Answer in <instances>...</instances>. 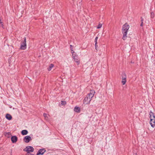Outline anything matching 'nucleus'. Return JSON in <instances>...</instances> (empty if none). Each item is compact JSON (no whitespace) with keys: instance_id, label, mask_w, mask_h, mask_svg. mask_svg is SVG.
I'll use <instances>...</instances> for the list:
<instances>
[{"instance_id":"f257e3e1","label":"nucleus","mask_w":155,"mask_h":155,"mask_svg":"<svg viewBox=\"0 0 155 155\" xmlns=\"http://www.w3.org/2000/svg\"><path fill=\"white\" fill-rule=\"evenodd\" d=\"M129 28V26L127 23L125 24L123 26L122 33L123 34L122 39L125 40L127 38V32Z\"/></svg>"},{"instance_id":"f03ea898","label":"nucleus","mask_w":155,"mask_h":155,"mask_svg":"<svg viewBox=\"0 0 155 155\" xmlns=\"http://www.w3.org/2000/svg\"><path fill=\"white\" fill-rule=\"evenodd\" d=\"M27 48V45L26 44V38H24V40L22 41L21 42L20 49L22 50H25Z\"/></svg>"},{"instance_id":"7ed1b4c3","label":"nucleus","mask_w":155,"mask_h":155,"mask_svg":"<svg viewBox=\"0 0 155 155\" xmlns=\"http://www.w3.org/2000/svg\"><path fill=\"white\" fill-rule=\"evenodd\" d=\"M122 81L121 83L123 85L125 84L126 82V75L124 72H123L121 75Z\"/></svg>"},{"instance_id":"20e7f679","label":"nucleus","mask_w":155,"mask_h":155,"mask_svg":"<svg viewBox=\"0 0 155 155\" xmlns=\"http://www.w3.org/2000/svg\"><path fill=\"white\" fill-rule=\"evenodd\" d=\"M34 148L31 146H28L26 148L24 149V150L27 152V153H31L30 152H32L34 151Z\"/></svg>"},{"instance_id":"39448f33","label":"nucleus","mask_w":155,"mask_h":155,"mask_svg":"<svg viewBox=\"0 0 155 155\" xmlns=\"http://www.w3.org/2000/svg\"><path fill=\"white\" fill-rule=\"evenodd\" d=\"M95 93L94 90H91L90 93L87 95V97H89V99H90V100H91V99L93 97Z\"/></svg>"},{"instance_id":"423d86ee","label":"nucleus","mask_w":155,"mask_h":155,"mask_svg":"<svg viewBox=\"0 0 155 155\" xmlns=\"http://www.w3.org/2000/svg\"><path fill=\"white\" fill-rule=\"evenodd\" d=\"M91 100L90 99H89V97L87 95L83 100V103L85 104H89Z\"/></svg>"},{"instance_id":"0eeeda50","label":"nucleus","mask_w":155,"mask_h":155,"mask_svg":"<svg viewBox=\"0 0 155 155\" xmlns=\"http://www.w3.org/2000/svg\"><path fill=\"white\" fill-rule=\"evenodd\" d=\"M31 140V138L29 136H27L25 137L23 139L25 143H28Z\"/></svg>"},{"instance_id":"6e6552de","label":"nucleus","mask_w":155,"mask_h":155,"mask_svg":"<svg viewBox=\"0 0 155 155\" xmlns=\"http://www.w3.org/2000/svg\"><path fill=\"white\" fill-rule=\"evenodd\" d=\"M46 150L45 149H40L38 152L37 155H42L45 152Z\"/></svg>"},{"instance_id":"1a4fd4ad","label":"nucleus","mask_w":155,"mask_h":155,"mask_svg":"<svg viewBox=\"0 0 155 155\" xmlns=\"http://www.w3.org/2000/svg\"><path fill=\"white\" fill-rule=\"evenodd\" d=\"M155 118L150 119V124L153 127H154L155 126Z\"/></svg>"},{"instance_id":"9d476101","label":"nucleus","mask_w":155,"mask_h":155,"mask_svg":"<svg viewBox=\"0 0 155 155\" xmlns=\"http://www.w3.org/2000/svg\"><path fill=\"white\" fill-rule=\"evenodd\" d=\"M18 138L16 136H12L11 140L13 143H15L17 141Z\"/></svg>"},{"instance_id":"9b49d317","label":"nucleus","mask_w":155,"mask_h":155,"mask_svg":"<svg viewBox=\"0 0 155 155\" xmlns=\"http://www.w3.org/2000/svg\"><path fill=\"white\" fill-rule=\"evenodd\" d=\"M149 115H150V119L155 118V116L154 114L151 111H150Z\"/></svg>"},{"instance_id":"f8f14e48","label":"nucleus","mask_w":155,"mask_h":155,"mask_svg":"<svg viewBox=\"0 0 155 155\" xmlns=\"http://www.w3.org/2000/svg\"><path fill=\"white\" fill-rule=\"evenodd\" d=\"M5 117L7 119L9 120H10L12 119V116L10 114H6Z\"/></svg>"},{"instance_id":"ddd939ff","label":"nucleus","mask_w":155,"mask_h":155,"mask_svg":"<svg viewBox=\"0 0 155 155\" xmlns=\"http://www.w3.org/2000/svg\"><path fill=\"white\" fill-rule=\"evenodd\" d=\"M28 133V131L26 130H23L21 132V134L23 135L27 134Z\"/></svg>"},{"instance_id":"4468645a","label":"nucleus","mask_w":155,"mask_h":155,"mask_svg":"<svg viewBox=\"0 0 155 155\" xmlns=\"http://www.w3.org/2000/svg\"><path fill=\"white\" fill-rule=\"evenodd\" d=\"M74 111L77 112L79 113L80 112V108L79 107H75L74 108Z\"/></svg>"},{"instance_id":"2eb2a0df","label":"nucleus","mask_w":155,"mask_h":155,"mask_svg":"<svg viewBox=\"0 0 155 155\" xmlns=\"http://www.w3.org/2000/svg\"><path fill=\"white\" fill-rule=\"evenodd\" d=\"M73 58L74 59V61L76 63H77V64L78 65H79L80 63V61L78 60V58L75 57V58Z\"/></svg>"},{"instance_id":"dca6fc26","label":"nucleus","mask_w":155,"mask_h":155,"mask_svg":"<svg viewBox=\"0 0 155 155\" xmlns=\"http://www.w3.org/2000/svg\"><path fill=\"white\" fill-rule=\"evenodd\" d=\"M54 66V64H51L49 65V67L48 68V71H50L52 68H53Z\"/></svg>"},{"instance_id":"f3484780","label":"nucleus","mask_w":155,"mask_h":155,"mask_svg":"<svg viewBox=\"0 0 155 155\" xmlns=\"http://www.w3.org/2000/svg\"><path fill=\"white\" fill-rule=\"evenodd\" d=\"M11 135V134L10 132H6L5 134V136L9 138Z\"/></svg>"},{"instance_id":"a211bd4d","label":"nucleus","mask_w":155,"mask_h":155,"mask_svg":"<svg viewBox=\"0 0 155 155\" xmlns=\"http://www.w3.org/2000/svg\"><path fill=\"white\" fill-rule=\"evenodd\" d=\"M72 57L73 58H78V55H77L76 53L75 52L72 54Z\"/></svg>"},{"instance_id":"6ab92c4d","label":"nucleus","mask_w":155,"mask_h":155,"mask_svg":"<svg viewBox=\"0 0 155 155\" xmlns=\"http://www.w3.org/2000/svg\"><path fill=\"white\" fill-rule=\"evenodd\" d=\"M151 18H153L154 16V14L153 12H151Z\"/></svg>"},{"instance_id":"aec40b11","label":"nucleus","mask_w":155,"mask_h":155,"mask_svg":"<svg viewBox=\"0 0 155 155\" xmlns=\"http://www.w3.org/2000/svg\"><path fill=\"white\" fill-rule=\"evenodd\" d=\"M0 26H1L3 28H4L3 23L1 21H0Z\"/></svg>"},{"instance_id":"412c9836","label":"nucleus","mask_w":155,"mask_h":155,"mask_svg":"<svg viewBox=\"0 0 155 155\" xmlns=\"http://www.w3.org/2000/svg\"><path fill=\"white\" fill-rule=\"evenodd\" d=\"M43 116H44V117H45V118L46 119H48V117L47 116V114H45V113H44V114H43Z\"/></svg>"},{"instance_id":"4be33fe9","label":"nucleus","mask_w":155,"mask_h":155,"mask_svg":"<svg viewBox=\"0 0 155 155\" xmlns=\"http://www.w3.org/2000/svg\"><path fill=\"white\" fill-rule=\"evenodd\" d=\"M66 104V102L65 101H61V104L62 105H65Z\"/></svg>"},{"instance_id":"5701e85b","label":"nucleus","mask_w":155,"mask_h":155,"mask_svg":"<svg viewBox=\"0 0 155 155\" xmlns=\"http://www.w3.org/2000/svg\"><path fill=\"white\" fill-rule=\"evenodd\" d=\"M102 25L101 24H100L97 26V28H100L102 27Z\"/></svg>"},{"instance_id":"b1692460","label":"nucleus","mask_w":155,"mask_h":155,"mask_svg":"<svg viewBox=\"0 0 155 155\" xmlns=\"http://www.w3.org/2000/svg\"><path fill=\"white\" fill-rule=\"evenodd\" d=\"M97 39H98V37H96L94 41L95 42V43L96 45V44H97Z\"/></svg>"},{"instance_id":"393cba45","label":"nucleus","mask_w":155,"mask_h":155,"mask_svg":"<svg viewBox=\"0 0 155 155\" xmlns=\"http://www.w3.org/2000/svg\"><path fill=\"white\" fill-rule=\"evenodd\" d=\"M71 50L72 54H73V53H75L74 51L73 50V48H71Z\"/></svg>"},{"instance_id":"a878e982","label":"nucleus","mask_w":155,"mask_h":155,"mask_svg":"<svg viewBox=\"0 0 155 155\" xmlns=\"http://www.w3.org/2000/svg\"><path fill=\"white\" fill-rule=\"evenodd\" d=\"M25 155H34V154H31V153H27Z\"/></svg>"},{"instance_id":"bb28decb","label":"nucleus","mask_w":155,"mask_h":155,"mask_svg":"<svg viewBox=\"0 0 155 155\" xmlns=\"http://www.w3.org/2000/svg\"><path fill=\"white\" fill-rule=\"evenodd\" d=\"M97 44H96V45L95 44V49L96 50H97V47H98V46L97 45Z\"/></svg>"},{"instance_id":"cd10ccee","label":"nucleus","mask_w":155,"mask_h":155,"mask_svg":"<svg viewBox=\"0 0 155 155\" xmlns=\"http://www.w3.org/2000/svg\"><path fill=\"white\" fill-rule=\"evenodd\" d=\"M143 22H142L141 23V24L140 25V26H143Z\"/></svg>"},{"instance_id":"c85d7f7f","label":"nucleus","mask_w":155,"mask_h":155,"mask_svg":"<svg viewBox=\"0 0 155 155\" xmlns=\"http://www.w3.org/2000/svg\"><path fill=\"white\" fill-rule=\"evenodd\" d=\"M141 22H143V18L142 17H141Z\"/></svg>"},{"instance_id":"c756f323","label":"nucleus","mask_w":155,"mask_h":155,"mask_svg":"<svg viewBox=\"0 0 155 155\" xmlns=\"http://www.w3.org/2000/svg\"><path fill=\"white\" fill-rule=\"evenodd\" d=\"M70 49H71V48H73V47H72L73 46L71 45H70Z\"/></svg>"}]
</instances>
